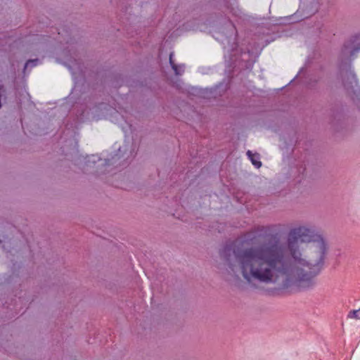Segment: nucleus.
I'll use <instances>...</instances> for the list:
<instances>
[{
  "label": "nucleus",
  "mask_w": 360,
  "mask_h": 360,
  "mask_svg": "<svg viewBox=\"0 0 360 360\" xmlns=\"http://www.w3.org/2000/svg\"><path fill=\"white\" fill-rule=\"evenodd\" d=\"M95 165V160H90L89 159L86 161H85L84 162V165L83 167V169L86 172H89V169L87 167H91L92 165Z\"/></svg>",
  "instance_id": "obj_9"
},
{
  "label": "nucleus",
  "mask_w": 360,
  "mask_h": 360,
  "mask_svg": "<svg viewBox=\"0 0 360 360\" xmlns=\"http://www.w3.org/2000/svg\"><path fill=\"white\" fill-rule=\"evenodd\" d=\"M360 54V30L352 32L344 41L340 57L342 60L351 62ZM357 97H353V102L360 109V90L357 91Z\"/></svg>",
  "instance_id": "obj_3"
},
{
  "label": "nucleus",
  "mask_w": 360,
  "mask_h": 360,
  "mask_svg": "<svg viewBox=\"0 0 360 360\" xmlns=\"http://www.w3.org/2000/svg\"><path fill=\"white\" fill-rule=\"evenodd\" d=\"M341 84L346 93L353 100L357 97V91L360 90L356 75L351 71H346L341 74Z\"/></svg>",
  "instance_id": "obj_4"
},
{
  "label": "nucleus",
  "mask_w": 360,
  "mask_h": 360,
  "mask_svg": "<svg viewBox=\"0 0 360 360\" xmlns=\"http://www.w3.org/2000/svg\"><path fill=\"white\" fill-rule=\"evenodd\" d=\"M247 155L251 160L252 165H254L257 168H259L262 166V162L259 160V155L253 154L250 150L247 152Z\"/></svg>",
  "instance_id": "obj_6"
},
{
  "label": "nucleus",
  "mask_w": 360,
  "mask_h": 360,
  "mask_svg": "<svg viewBox=\"0 0 360 360\" xmlns=\"http://www.w3.org/2000/svg\"><path fill=\"white\" fill-rule=\"evenodd\" d=\"M174 53L171 52L169 54V64L174 70L176 75H181L184 72V65H176L173 60Z\"/></svg>",
  "instance_id": "obj_5"
},
{
  "label": "nucleus",
  "mask_w": 360,
  "mask_h": 360,
  "mask_svg": "<svg viewBox=\"0 0 360 360\" xmlns=\"http://www.w3.org/2000/svg\"><path fill=\"white\" fill-rule=\"evenodd\" d=\"M320 231L313 226L304 225L291 229L287 236V243H285L288 256H292L295 261L302 262L300 259L301 250L298 241L304 243H314L323 238Z\"/></svg>",
  "instance_id": "obj_2"
},
{
  "label": "nucleus",
  "mask_w": 360,
  "mask_h": 360,
  "mask_svg": "<svg viewBox=\"0 0 360 360\" xmlns=\"http://www.w3.org/2000/svg\"><path fill=\"white\" fill-rule=\"evenodd\" d=\"M38 63H39L38 59L28 60L25 65L24 70H25L30 66L34 67V66L37 65Z\"/></svg>",
  "instance_id": "obj_8"
},
{
  "label": "nucleus",
  "mask_w": 360,
  "mask_h": 360,
  "mask_svg": "<svg viewBox=\"0 0 360 360\" xmlns=\"http://www.w3.org/2000/svg\"><path fill=\"white\" fill-rule=\"evenodd\" d=\"M347 317L349 319H360V309L350 311Z\"/></svg>",
  "instance_id": "obj_7"
},
{
  "label": "nucleus",
  "mask_w": 360,
  "mask_h": 360,
  "mask_svg": "<svg viewBox=\"0 0 360 360\" xmlns=\"http://www.w3.org/2000/svg\"><path fill=\"white\" fill-rule=\"evenodd\" d=\"M307 259L301 252L297 262L288 256L285 243L278 233H266L257 244L244 248L241 245H226L220 251V257L227 266L228 272L248 283L276 284L280 288L296 286L309 289L316 285L315 277L321 272L328 245L323 238L310 246Z\"/></svg>",
  "instance_id": "obj_1"
}]
</instances>
